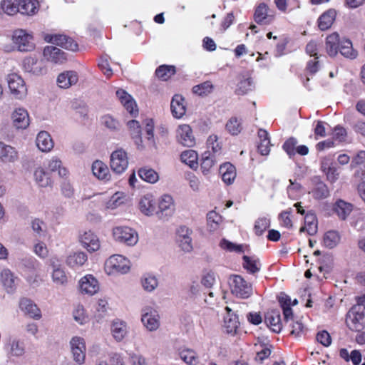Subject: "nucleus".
<instances>
[{
    "mask_svg": "<svg viewBox=\"0 0 365 365\" xmlns=\"http://www.w3.org/2000/svg\"><path fill=\"white\" fill-rule=\"evenodd\" d=\"M170 110L174 118L180 119L182 117V96L175 94L170 103Z\"/></svg>",
    "mask_w": 365,
    "mask_h": 365,
    "instance_id": "nucleus-43",
    "label": "nucleus"
},
{
    "mask_svg": "<svg viewBox=\"0 0 365 365\" xmlns=\"http://www.w3.org/2000/svg\"><path fill=\"white\" fill-rule=\"evenodd\" d=\"M336 17V11L329 9L322 14L318 19V26L322 31L328 29L333 24Z\"/></svg>",
    "mask_w": 365,
    "mask_h": 365,
    "instance_id": "nucleus-38",
    "label": "nucleus"
},
{
    "mask_svg": "<svg viewBox=\"0 0 365 365\" xmlns=\"http://www.w3.org/2000/svg\"><path fill=\"white\" fill-rule=\"evenodd\" d=\"M108 310V302L106 298H101L98 300V304L96 307V312H98V315H96V318L97 321L99 322V319L103 318Z\"/></svg>",
    "mask_w": 365,
    "mask_h": 365,
    "instance_id": "nucleus-63",
    "label": "nucleus"
},
{
    "mask_svg": "<svg viewBox=\"0 0 365 365\" xmlns=\"http://www.w3.org/2000/svg\"><path fill=\"white\" fill-rule=\"evenodd\" d=\"M14 48L20 52H31L35 49L33 35L24 29L15 30L11 36Z\"/></svg>",
    "mask_w": 365,
    "mask_h": 365,
    "instance_id": "nucleus-4",
    "label": "nucleus"
},
{
    "mask_svg": "<svg viewBox=\"0 0 365 365\" xmlns=\"http://www.w3.org/2000/svg\"><path fill=\"white\" fill-rule=\"evenodd\" d=\"M93 175L100 180H108L110 172L108 166L101 160H96L92 165Z\"/></svg>",
    "mask_w": 365,
    "mask_h": 365,
    "instance_id": "nucleus-36",
    "label": "nucleus"
},
{
    "mask_svg": "<svg viewBox=\"0 0 365 365\" xmlns=\"http://www.w3.org/2000/svg\"><path fill=\"white\" fill-rule=\"evenodd\" d=\"M218 136L215 134L210 135L207 139V147L208 150L211 149V154L220 155L222 146L220 143L218 142Z\"/></svg>",
    "mask_w": 365,
    "mask_h": 365,
    "instance_id": "nucleus-54",
    "label": "nucleus"
},
{
    "mask_svg": "<svg viewBox=\"0 0 365 365\" xmlns=\"http://www.w3.org/2000/svg\"><path fill=\"white\" fill-rule=\"evenodd\" d=\"M26 354V344L24 341L13 339L7 345V356L9 358L21 359Z\"/></svg>",
    "mask_w": 365,
    "mask_h": 365,
    "instance_id": "nucleus-21",
    "label": "nucleus"
},
{
    "mask_svg": "<svg viewBox=\"0 0 365 365\" xmlns=\"http://www.w3.org/2000/svg\"><path fill=\"white\" fill-rule=\"evenodd\" d=\"M43 54L47 61L54 64L61 65L67 60L66 53L60 48L53 46L45 47Z\"/></svg>",
    "mask_w": 365,
    "mask_h": 365,
    "instance_id": "nucleus-17",
    "label": "nucleus"
},
{
    "mask_svg": "<svg viewBox=\"0 0 365 365\" xmlns=\"http://www.w3.org/2000/svg\"><path fill=\"white\" fill-rule=\"evenodd\" d=\"M228 283L231 293L238 298L247 299L253 293L252 284L240 275H231L229 277Z\"/></svg>",
    "mask_w": 365,
    "mask_h": 365,
    "instance_id": "nucleus-3",
    "label": "nucleus"
},
{
    "mask_svg": "<svg viewBox=\"0 0 365 365\" xmlns=\"http://www.w3.org/2000/svg\"><path fill=\"white\" fill-rule=\"evenodd\" d=\"M340 237L336 231H328L324 234L323 243L328 248H333L339 243Z\"/></svg>",
    "mask_w": 365,
    "mask_h": 365,
    "instance_id": "nucleus-55",
    "label": "nucleus"
},
{
    "mask_svg": "<svg viewBox=\"0 0 365 365\" xmlns=\"http://www.w3.org/2000/svg\"><path fill=\"white\" fill-rule=\"evenodd\" d=\"M175 73V68L173 66L162 65L155 71L156 76L162 80L167 81Z\"/></svg>",
    "mask_w": 365,
    "mask_h": 365,
    "instance_id": "nucleus-51",
    "label": "nucleus"
},
{
    "mask_svg": "<svg viewBox=\"0 0 365 365\" xmlns=\"http://www.w3.org/2000/svg\"><path fill=\"white\" fill-rule=\"evenodd\" d=\"M72 314L73 319L80 325H84L89 322V316L81 304H78L74 307Z\"/></svg>",
    "mask_w": 365,
    "mask_h": 365,
    "instance_id": "nucleus-46",
    "label": "nucleus"
},
{
    "mask_svg": "<svg viewBox=\"0 0 365 365\" xmlns=\"http://www.w3.org/2000/svg\"><path fill=\"white\" fill-rule=\"evenodd\" d=\"M255 87L254 82L250 77H246L242 79L237 88V93L240 95H244L251 91Z\"/></svg>",
    "mask_w": 365,
    "mask_h": 365,
    "instance_id": "nucleus-56",
    "label": "nucleus"
},
{
    "mask_svg": "<svg viewBox=\"0 0 365 365\" xmlns=\"http://www.w3.org/2000/svg\"><path fill=\"white\" fill-rule=\"evenodd\" d=\"M225 309L227 314L224 317L223 330L227 334L234 336L237 334L240 325L238 317L230 307H226Z\"/></svg>",
    "mask_w": 365,
    "mask_h": 365,
    "instance_id": "nucleus-18",
    "label": "nucleus"
},
{
    "mask_svg": "<svg viewBox=\"0 0 365 365\" xmlns=\"http://www.w3.org/2000/svg\"><path fill=\"white\" fill-rule=\"evenodd\" d=\"M110 165L112 170L116 174L125 172L128 166L127 153L123 149L113 151L110 155Z\"/></svg>",
    "mask_w": 365,
    "mask_h": 365,
    "instance_id": "nucleus-11",
    "label": "nucleus"
},
{
    "mask_svg": "<svg viewBox=\"0 0 365 365\" xmlns=\"http://www.w3.org/2000/svg\"><path fill=\"white\" fill-rule=\"evenodd\" d=\"M243 267L247 269L251 274L258 272L260 269V263L257 259L254 257H248L246 255L243 256Z\"/></svg>",
    "mask_w": 365,
    "mask_h": 365,
    "instance_id": "nucleus-50",
    "label": "nucleus"
},
{
    "mask_svg": "<svg viewBox=\"0 0 365 365\" xmlns=\"http://www.w3.org/2000/svg\"><path fill=\"white\" fill-rule=\"evenodd\" d=\"M216 282V273L209 270L205 272L202 276L201 284L206 288H211Z\"/></svg>",
    "mask_w": 365,
    "mask_h": 365,
    "instance_id": "nucleus-61",
    "label": "nucleus"
},
{
    "mask_svg": "<svg viewBox=\"0 0 365 365\" xmlns=\"http://www.w3.org/2000/svg\"><path fill=\"white\" fill-rule=\"evenodd\" d=\"M52 272L51 277L52 282L57 287H64L68 283V277L64 269L60 264H56L53 260L51 261Z\"/></svg>",
    "mask_w": 365,
    "mask_h": 365,
    "instance_id": "nucleus-23",
    "label": "nucleus"
},
{
    "mask_svg": "<svg viewBox=\"0 0 365 365\" xmlns=\"http://www.w3.org/2000/svg\"><path fill=\"white\" fill-rule=\"evenodd\" d=\"M78 76L76 71H68L60 73L56 79L58 86L61 88H68L78 82Z\"/></svg>",
    "mask_w": 365,
    "mask_h": 365,
    "instance_id": "nucleus-26",
    "label": "nucleus"
},
{
    "mask_svg": "<svg viewBox=\"0 0 365 365\" xmlns=\"http://www.w3.org/2000/svg\"><path fill=\"white\" fill-rule=\"evenodd\" d=\"M141 285L145 292H152L158 287V280L153 275L146 274L141 279Z\"/></svg>",
    "mask_w": 365,
    "mask_h": 365,
    "instance_id": "nucleus-49",
    "label": "nucleus"
},
{
    "mask_svg": "<svg viewBox=\"0 0 365 365\" xmlns=\"http://www.w3.org/2000/svg\"><path fill=\"white\" fill-rule=\"evenodd\" d=\"M345 58L354 59L357 56V52L353 48L352 43L349 39H342L339 50Z\"/></svg>",
    "mask_w": 365,
    "mask_h": 365,
    "instance_id": "nucleus-44",
    "label": "nucleus"
},
{
    "mask_svg": "<svg viewBox=\"0 0 365 365\" xmlns=\"http://www.w3.org/2000/svg\"><path fill=\"white\" fill-rule=\"evenodd\" d=\"M46 168L51 173L58 171V175L65 178L68 175V170L62 166L61 160L56 156L48 159L46 164Z\"/></svg>",
    "mask_w": 365,
    "mask_h": 365,
    "instance_id": "nucleus-34",
    "label": "nucleus"
},
{
    "mask_svg": "<svg viewBox=\"0 0 365 365\" xmlns=\"http://www.w3.org/2000/svg\"><path fill=\"white\" fill-rule=\"evenodd\" d=\"M115 241L128 246H134L138 242V234L133 228L127 226H118L113 229Z\"/></svg>",
    "mask_w": 365,
    "mask_h": 365,
    "instance_id": "nucleus-5",
    "label": "nucleus"
},
{
    "mask_svg": "<svg viewBox=\"0 0 365 365\" xmlns=\"http://www.w3.org/2000/svg\"><path fill=\"white\" fill-rule=\"evenodd\" d=\"M196 143L193 131L189 125L184 124V146L193 147Z\"/></svg>",
    "mask_w": 365,
    "mask_h": 365,
    "instance_id": "nucleus-59",
    "label": "nucleus"
},
{
    "mask_svg": "<svg viewBox=\"0 0 365 365\" xmlns=\"http://www.w3.org/2000/svg\"><path fill=\"white\" fill-rule=\"evenodd\" d=\"M88 260L87 255L83 252L71 253L66 258V264L73 268H78L83 266Z\"/></svg>",
    "mask_w": 365,
    "mask_h": 365,
    "instance_id": "nucleus-33",
    "label": "nucleus"
},
{
    "mask_svg": "<svg viewBox=\"0 0 365 365\" xmlns=\"http://www.w3.org/2000/svg\"><path fill=\"white\" fill-rule=\"evenodd\" d=\"M38 1L36 0H20L18 1L19 12L22 14L32 15L37 11Z\"/></svg>",
    "mask_w": 365,
    "mask_h": 365,
    "instance_id": "nucleus-40",
    "label": "nucleus"
},
{
    "mask_svg": "<svg viewBox=\"0 0 365 365\" xmlns=\"http://www.w3.org/2000/svg\"><path fill=\"white\" fill-rule=\"evenodd\" d=\"M312 194L315 199L321 200L329 196V190L325 183L319 182L312 189Z\"/></svg>",
    "mask_w": 365,
    "mask_h": 365,
    "instance_id": "nucleus-52",
    "label": "nucleus"
},
{
    "mask_svg": "<svg viewBox=\"0 0 365 365\" xmlns=\"http://www.w3.org/2000/svg\"><path fill=\"white\" fill-rule=\"evenodd\" d=\"M12 126L16 130H25L30 124V118L26 109L16 108L11 114Z\"/></svg>",
    "mask_w": 365,
    "mask_h": 365,
    "instance_id": "nucleus-14",
    "label": "nucleus"
},
{
    "mask_svg": "<svg viewBox=\"0 0 365 365\" xmlns=\"http://www.w3.org/2000/svg\"><path fill=\"white\" fill-rule=\"evenodd\" d=\"M130 260L120 255H113L105 262V272L108 275L127 274L130 269Z\"/></svg>",
    "mask_w": 365,
    "mask_h": 365,
    "instance_id": "nucleus-2",
    "label": "nucleus"
},
{
    "mask_svg": "<svg viewBox=\"0 0 365 365\" xmlns=\"http://www.w3.org/2000/svg\"><path fill=\"white\" fill-rule=\"evenodd\" d=\"M139 177L144 181L154 184L159 180L158 173L152 168H143L138 170Z\"/></svg>",
    "mask_w": 365,
    "mask_h": 365,
    "instance_id": "nucleus-45",
    "label": "nucleus"
},
{
    "mask_svg": "<svg viewBox=\"0 0 365 365\" xmlns=\"http://www.w3.org/2000/svg\"><path fill=\"white\" fill-rule=\"evenodd\" d=\"M346 322L352 331L363 329L365 326V307L353 306L347 314Z\"/></svg>",
    "mask_w": 365,
    "mask_h": 365,
    "instance_id": "nucleus-6",
    "label": "nucleus"
},
{
    "mask_svg": "<svg viewBox=\"0 0 365 365\" xmlns=\"http://www.w3.org/2000/svg\"><path fill=\"white\" fill-rule=\"evenodd\" d=\"M34 178L36 183L41 187H47L51 185V179L42 167H37L34 172Z\"/></svg>",
    "mask_w": 365,
    "mask_h": 365,
    "instance_id": "nucleus-37",
    "label": "nucleus"
},
{
    "mask_svg": "<svg viewBox=\"0 0 365 365\" xmlns=\"http://www.w3.org/2000/svg\"><path fill=\"white\" fill-rule=\"evenodd\" d=\"M184 164L195 170L199 167L198 154L194 150H184Z\"/></svg>",
    "mask_w": 365,
    "mask_h": 365,
    "instance_id": "nucleus-48",
    "label": "nucleus"
},
{
    "mask_svg": "<svg viewBox=\"0 0 365 365\" xmlns=\"http://www.w3.org/2000/svg\"><path fill=\"white\" fill-rule=\"evenodd\" d=\"M19 160V153L15 148L0 142V161L6 163H14Z\"/></svg>",
    "mask_w": 365,
    "mask_h": 365,
    "instance_id": "nucleus-22",
    "label": "nucleus"
},
{
    "mask_svg": "<svg viewBox=\"0 0 365 365\" xmlns=\"http://www.w3.org/2000/svg\"><path fill=\"white\" fill-rule=\"evenodd\" d=\"M207 220L210 230L215 231L218 228L221 222V216L215 211H211L207 214Z\"/></svg>",
    "mask_w": 365,
    "mask_h": 365,
    "instance_id": "nucleus-62",
    "label": "nucleus"
},
{
    "mask_svg": "<svg viewBox=\"0 0 365 365\" xmlns=\"http://www.w3.org/2000/svg\"><path fill=\"white\" fill-rule=\"evenodd\" d=\"M110 331L113 337L118 342L121 341L127 335V324L121 320H114L111 324Z\"/></svg>",
    "mask_w": 365,
    "mask_h": 365,
    "instance_id": "nucleus-29",
    "label": "nucleus"
},
{
    "mask_svg": "<svg viewBox=\"0 0 365 365\" xmlns=\"http://www.w3.org/2000/svg\"><path fill=\"white\" fill-rule=\"evenodd\" d=\"M225 128L230 134L238 135L242 130L241 120L236 117L230 118L225 125Z\"/></svg>",
    "mask_w": 365,
    "mask_h": 365,
    "instance_id": "nucleus-53",
    "label": "nucleus"
},
{
    "mask_svg": "<svg viewBox=\"0 0 365 365\" xmlns=\"http://www.w3.org/2000/svg\"><path fill=\"white\" fill-rule=\"evenodd\" d=\"M220 174L221 175L222 181L227 185H231L236 178L235 167L230 163H225L220 166Z\"/></svg>",
    "mask_w": 365,
    "mask_h": 365,
    "instance_id": "nucleus-28",
    "label": "nucleus"
},
{
    "mask_svg": "<svg viewBox=\"0 0 365 365\" xmlns=\"http://www.w3.org/2000/svg\"><path fill=\"white\" fill-rule=\"evenodd\" d=\"M220 155L211 154L210 150L204 153L201 162V170L204 175H207L210 173L211 168L217 162V158Z\"/></svg>",
    "mask_w": 365,
    "mask_h": 365,
    "instance_id": "nucleus-35",
    "label": "nucleus"
},
{
    "mask_svg": "<svg viewBox=\"0 0 365 365\" xmlns=\"http://www.w3.org/2000/svg\"><path fill=\"white\" fill-rule=\"evenodd\" d=\"M127 127L138 150H155L157 148L153 134L154 122L153 119L145 120L146 137L145 142L141 136V127L138 121L135 120H129L127 123Z\"/></svg>",
    "mask_w": 365,
    "mask_h": 365,
    "instance_id": "nucleus-1",
    "label": "nucleus"
},
{
    "mask_svg": "<svg viewBox=\"0 0 365 365\" xmlns=\"http://www.w3.org/2000/svg\"><path fill=\"white\" fill-rule=\"evenodd\" d=\"M339 36L337 33L329 35L326 38V51L331 57H334L338 53L341 43Z\"/></svg>",
    "mask_w": 365,
    "mask_h": 365,
    "instance_id": "nucleus-32",
    "label": "nucleus"
},
{
    "mask_svg": "<svg viewBox=\"0 0 365 365\" xmlns=\"http://www.w3.org/2000/svg\"><path fill=\"white\" fill-rule=\"evenodd\" d=\"M101 123L103 125H104L111 131H115L119 130L120 126L118 120L110 115H105L102 116L101 118Z\"/></svg>",
    "mask_w": 365,
    "mask_h": 365,
    "instance_id": "nucleus-57",
    "label": "nucleus"
},
{
    "mask_svg": "<svg viewBox=\"0 0 365 365\" xmlns=\"http://www.w3.org/2000/svg\"><path fill=\"white\" fill-rule=\"evenodd\" d=\"M215 89V85L211 81H206L201 83L194 86L192 88V92L194 95L200 97L206 98L211 95Z\"/></svg>",
    "mask_w": 365,
    "mask_h": 365,
    "instance_id": "nucleus-31",
    "label": "nucleus"
},
{
    "mask_svg": "<svg viewBox=\"0 0 365 365\" xmlns=\"http://www.w3.org/2000/svg\"><path fill=\"white\" fill-rule=\"evenodd\" d=\"M159 210L156 212L161 220H168L175 212V205L173 197L165 194L158 201Z\"/></svg>",
    "mask_w": 365,
    "mask_h": 365,
    "instance_id": "nucleus-12",
    "label": "nucleus"
},
{
    "mask_svg": "<svg viewBox=\"0 0 365 365\" xmlns=\"http://www.w3.org/2000/svg\"><path fill=\"white\" fill-rule=\"evenodd\" d=\"M20 309L34 319H39L41 317V313L37 306L29 299L23 298L19 303Z\"/></svg>",
    "mask_w": 365,
    "mask_h": 365,
    "instance_id": "nucleus-27",
    "label": "nucleus"
},
{
    "mask_svg": "<svg viewBox=\"0 0 365 365\" xmlns=\"http://www.w3.org/2000/svg\"><path fill=\"white\" fill-rule=\"evenodd\" d=\"M265 323L275 333H279L282 328L280 313L279 310H271L265 314Z\"/></svg>",
    "mask_w": 365,
    "mask_h": 365,
    "instance_id": "nucleus-25",
    "label": "nucleus"
},
{
    "mask_svg": "<svg viewBox=\"0 0 365 365\" xmlns=\"http://www.w3.org/2000/svg\"><path fill=\"white\" fill-rule=\"evenodd\" d=\"M79 242L90 252L98 250L101 247L98 236L91 230L85 231L80 234Z\"/></svg>",
    "mask_w": 365,
    "mask_h": 365,
    "instance_id": "nucleus-16",
    "label": "nucleus"
},
{
    "mask_svg": "<svg viewBox=\"0 0 365 365\" xmlns=\"http://www.w3.org/2000/svg\"><path fill=\"white\" fill-rule=\"evenodd\" d=\"M22 68L24 72L34 76L44 75L47 71L43 61L34 56L26 57L22 62Z\"/></svg>",
    "mask_w": 365,
    "mask_h": 365,
    "instance_id": "nucleus-10",
    "label": "nucleus"
},
{
    "mask_svg": "<svg viewBox=\"0 0 365 365\" xmlns=\"http://www.w3.org/2000/svg\"><path fill=\"white\" fill-rule=\"evenodd\" d=\"M141 322L150 331H156L160 325L158 312L151 307H145L142 309Z\"/></svg>",
    "mask_w": 365,
    "mask_h": 365,
    "instance_id": "nucleus-9",
    "label": "nucleus"
},
{
    "mask_svg": "<svg viewBox=\"0 0 365 365\" xmlns=\"http://www.w3.org/2000/svg\"><path fill=\"white\" fill-rule=\"evenodd\" d=\"M270 226V218L268 215L261 216L258 217L254 225L255 233L260 236Z\"/></svg>",
    "mask_w": 365,
    "mask_h": 365,
    "instance_id": "nucleus-47",
    "label": "nucleus"
},
{
    "mask_svg": "<svg viewBox=\"0 0 365 365\" xmlns=\"http://www.w3.org/2000/svg\"><path fill=\"white\" fill-rule=\"evenodd\" d=\"M45 40L49 43L56 44L72 51H75L78 49V44L71 38L65 35H48L46 36Z\"/></svg>",
    "mask_w": 365,
    "mask_h": 365,
    "instance_id": "nucleus-19",
    "label": "nucleus"
},
{
    "mask_svg": "<svg viewBox=\"0 0 365 365\" xmlns=\"http://www.w3.org/2000/svg\"><path fill=\"white\" fill-rule=\"evenodd\" d=\"M79 291L82 294L93 296L100 290L98 280L92 274H86L78 281Z\"/></svg>",
    "mask_w": 365,
    "mask_h": 365,
    "instance_id": "nucleus-13",
    "label": "nucleus"
},
{
    "mask_svg": "<svg viewBox=\"0 0 365 365\" xmlns=\"http://www.w3.org/2000/svg\"><path fill=\"white\" fill-rule=\"evenodd\" d=\"M6 81L11 94L18 100H23L27 95V88L24 79L16 73H10Z\"/></svg>",
    "mask_w": 365,
    "mask_h": 365,
    "instance_id": "nucleus-7",
    "label": "nucleus"
},
{
    "mask_svg": "<svg viewBox=\"0 0 365 365\" xmlns=\"http://www.w3.org/2000/svg\"><path fill=\"white\" fill-rule=\"evenodd\" d=\"M139 209L146 216H152L155 212V200L153 195L148 193L142 196L139 200Z\"/></svg>",
    "mask_w": 365,
    "mask_h": 365,
    "instance_id": "nucleus-24",
    "label": "nucleus"
},
{
    "mask_svg": "<svg viewBox=\"0 0 365 365\" xmlns=\"http://www.w3.org/2000/svg\"><path fill=\"white\" fill-rule=\"evenodd\" d=\"M0 282L7 294L16 292L19 279L9 269L5 268L0 272Z\"/></svg>",
    "mask_w": 365,
    "mask_h": 365,
    "instance_id": "nucleus-15",
    "label": "nucleus"
},
{
    "mask_svg": "<svg viewBox=\"0 0 365 365\" xmlns=\"http://www.w3.org/2000/svg\"><path fill=\"white\" fill-rule=\"evenodd\" d=\"M38 148L42 152H49L53 148V142L50 134L46 131H41L36 139Z\"/></svg>",
    "mask_w": 365,
    "mask_h": 365,
    "instance_id": "nucleus-30",
    "label": "nucleus"
},
{
    "mask_svg": "<svg viewBox=\"0 0 365 365\" xmlns=\"http://www.w3.org/2000/svg\"><path fill=\"white\" fill-rule=\"evenodd\" d=\"M268 8L265 4H260L255 12V20L258 24H269L272 16L267 14Z\"/></svg>",
    "mask_w": 365,
    "mask_h": 365,
    "instance_id": "nucleus-42",
    "label": "nucleus"
},
{
    "mask_svg": "<svg viewBox=\"0 0 365 365\" xmlns=\"http://www.w3.org/2000/svg\"><path fill=\"white\" fill-rule=\"evenodd\" d=\"M317 220L314 213H307L304 217V225L300 228V232H307L310 235L317 232Z\"/></svg>",
    "mask_w": 365,
    "mask_h": 365,
    "instance_id": "nucleus-39",
    "label": "nucleus"
},
{
    "mask_svg": "<svg viewBox=\"0 0 365 365\" xmlns=\"http://www.w3.org/2000/svg\"><path fill=\"white\" fill-rule=\"evenodd\" d=\"M1 9L5 14L14 15L19 12L18 1L3 0L1 1Z\"/></svg>",
    "mask_w": 365,
    "mask_h": 365,
    "instance_id": "nucleus-58",
    "label": "nucleus"
},
{
    "mask_svg": "<svg viewBox=\"0 0 365 365\" xmlns=\"http://www.w3.org/2000/svg\"><path fill=\"white\" fill-rule=\"evenodd\" d=\"M69 346L73 360L78 365L83 364L86 356L85 339L81 336H74L70 339Z\"/></svg>",
    "mask_w": 365,
    "mask_h": 365,
    "instance_id": "nucleus-8",
    "label": "nucleus"
},
{
    "mask_svg": "<svg viewBox=\"0 0 365 365\" xmlns=\"http://www.w3.org/2000/svg\"><path fill=\"white\" fill-rule=\"evenodd\" d=\"M31 227L34 232L39 237L45 236L46 232V224L39 219H34L31 222Z\"/></svg>",
    "mask_w": 365,
    "mask_h": 365,
    "instance_id": "nucleus-64",
    "label": "nucleus"
},
{
    "mask_svg": "<svg viewBox=\"0 0 365 365\" xmlns=\"http://www.w3.org/2000/svg\"><path fill=\"white\" fill-rule=\"evenodd\" d=\"M116 96L125 110L133 116L138 113L137 104L133 98L123 89L116 91Z\"/></svg>",
    "mask_w": 365,
    "mask_h": 365,
    "instance_id": "nucleus-20",
    "label": "nucleus"
},
{
    "mask_svg": "<svg viewBox=\"0 0 365 365\" xmlns=\"http://www.w3.org/2000/svg\"><path fill=\"white\" fill-rule=\"evenodd\" d=\"M352 205L339 200L334 205V212L341 220H345L352 211Z\"/></svg>",
    "mask_w": 365,
    "mask_h": 365,
    "instance_id": "nucleus-41",
    "label": "nucleus"
},
{
    "mask_svg": "<svg viewBox=\"0 0 365 365\" xmlns=\"http://www.w3.org/2000/svg\"><path fill=\"white\" fill-rule=\"evenodd\" d=\"M290 185L287 187L288 197L292 200H297L302 194V187L300 184L289 180Z\"/></svg>",
    "mask_w": 365,
    "mask_h": 365,
    "instance_id": "nucleus-60",
    "label": "nucleus"
}]
</instances>
